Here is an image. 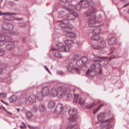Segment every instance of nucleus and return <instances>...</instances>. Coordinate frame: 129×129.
Returning <instances> with one entry per match:
<instances>
[{"instance_id":"obj_14","label":"nucleus","mask_w":129,"mask_h":129,"mask_svg":"<svg viewBox=\"0 0 129 129\" xmlns=\"http://www.w3.org/2000/svg\"><path fill=\"white\" fill-rule=\"evenodd\" d=\"M77 122L76 121L69 123L67 125V128L66 129H77Z\"/></svg>"},{"instance_id":"obj_32","label":"nucleus","mask_w":129,"mask_h":129,"mask_svg":"<svg viewBox=\"0 0 129 129\" xmlns=\"http://www.w3.org/2000/svg\"><path fill=\"white\" fill-rule=\"evenodd\" d=\"M16 13H14L10 12H0V15H16Z\"/></svg>"},{"instance_id":"obj_25","label":"nucleus","mask_w":129,"mask_h":129,"mask_svg":"<svg viewBox=\"0 0 129 129\" xmlns=\"http://www.w3.org/2000/svg\"><path fill=\"white\" fill-rule=\"evenodd\" d=\"M27 98L28 97L27 96V95L26 94H23L21 95L19 100L20 101H21L22 102H24L26 100Z\"/></svg>"},{"instance_id":"obj_34","label":"nucleus","mask_w":129,"mask_h":129,"mask_svg":"<svg viewBox=\"0 0 129 129\" xmlns=\"http://www.w3.org/2000/svg\"><path fill=\"white\" fill-rule=\"evenodd\" d=\"M81 59L82 60L83 64L85 65L86 64L87 62L88 59L87 57L85 56H83L81 58Z\"/></svg>"},{"instance_id":"obj_8","label":"nucleus","mask_w":129,"mask_h":129,"mask_svg":"<svg viewBox=\"0 0 129 129\" xmlns=\"http://www.w3.org/2000/svg\"><path fill=\"white\" fill-rule=\"evenodd\" d=\"M85 99L82 98H81L79 100V103L81 105H82L83 104H84V106L87 109H89L91 108L94 106L96 105V103L94 102L92 104H88L85 102Z\"/></svg>"},{"instance_id":"obj_5","label":"nucleus","mask_w":129,"mask_h":129,"mask_svg":"<svg viewBox=\"0 0 129 129\" xmlns=\"http://www.w3.org/2000/svg\"><path fill=\"white\" fill-rule=\"evenodd\" d=\"M57 87V85L56 83H54V84L52 83H50L48 86H46L43 88L42 92L44 96H46L48 94L49 92V89H50L51 90L50 91V94L51 95V93L52 89L53 88H54L56 91H57V90H56Z\"/></svg>"},{"instance_id":"obj_7","label":"nucleus","mask_w":129,"mask_h":129,"mask_svg":"<svg viewBox=\"0 0 129 129\" xmlns=\"http://www.w3.org/2000/svg\"><path fill=\"white\" fill-rule=\"evenodd\" d=\"M66 63H67L68 64L66 66V67L68 72L71 73H74V71H78L79 69L78 68H75L73 66V65L71 63V60L70 59H68L66 60Z\"/></svg>"},{"instance_id":"obj_22","label":"nucleus","mask_w":129,"mask_h":129,"mask_svg":"<svg viewBox=\"0 0 129 129\" xmlns=\"http://www.w3.org/2000/svg\"><path fill=\"white\" fill-rule=\"evenodd\" d=\"M56 102L55 101L51 100L48 103V107L49 108H52L56 105Z\"/></svg>"},{"instance_id":"obj_61","label":"nucleus","mask_w":129,"mask_h":129,"mask_svg":"<svg viewBox=\"0 0 129 129\" xmlns=\"http://www.w3.org/2000/svg\"><path fill=\"white\" fill-rule=\"evenodd\" d=\"M22 19V18H17L16 19V20H21V19Z\"/></svg>"},{"instance_id":"obj_9","label":"nucleus","mask_w":129,"mask_h":129,"mask_svg":"<svg viewBox=\"0 0 129 129\" xmlns=\"http://www.w3.org/2000/svg\"><path fill=\"white\" fill-rule=\"evenodd\" d=\"M66 108H63L62 104H58L54 110V113H56L57 114H58L62 112H63L65 111L66 112Z\"/></svg>"},{"instance_id":"obj_19","label":"nucleus","mask_w":129,"mask_h":129,"mask_svg":"<svg viewBox=\"0 0 129 129\" xmlns=\"http://www.w3.org/2000/svg\"><path fill=\"white\" fill-rule=\"evenodd\" d=\"M117 42L116 38L115 37H113L108 40V43L109 45H112L115 44Z\"/></svg>"},{"instance_id":"obj_24","label":"nucleus","mask_w":129,"mask_h":129,"mask_svg":"<svg viewBox=\"0 0 129 129\" xmlns=\"http://www.w3.org/2000/svg\"><path fill=\"white\" fill-rule=\"evenodd\" d=\"M71 2L70 0H60L58 2V4L60 6H62L64 5Z\"/></svg>"},{"instance_id":"obj_17","label":"nucleus","mask_w":129,"mask_h":129,"mask_svg":"<svg viewBox=\"0 0 129 129\" xmlns=\"http://www.w3.org/2000/svg\"><path fill=\"white\" fill-rule=\"evenodd\" d=\"M87 73L91 77H93L97 73H98V71L94 69L90 70H88L87 71Z\"/></svg>"},{"instance_id":"obj_28","label":"nucleus","mask_w":129,"mask_h":129,"mask_svg":"<svg viewBox=\"0 0 129 129\" xmlns=\"http://www.w3.org/2000/svg\"><path fill=\"white\" fill-rule=\"evenodd\" d=\"M70 50V48L68 45L63 46L60 50L62 52H68Z\"/></svg>"},{"instance_id":"obj_57","label":"nucleus","mask_w":129,"mask_h":129,"mask_svg":"<svg viewBox=\"0 0 129 129\" xmlns=\"http://www.w3.org/2000/svg\"><path fill=\"white\" fill-rule=\"evenodd\" d=\"M115 57L114 56H110L109 57V59H111L113 58H115Z\"/></svg>"},{"instance_id":"obj_48","label":"nucleus","mask_w":129,"mask_h":129,"mask_svg":"<svg viewBox=\"0 0 129 129\" xmlns=\"http://www.w3.org/2000/svg\"><path fill=\"white\" fill-rule=\"evenodd\" d=\"M71 41L70 40H66L64 41V43L70 45L71 44Z\"/></svg>"},{"instance_id":"obj_44","label":"nucleus","mask_w":129,"mask_h":129,"mask_svg":"<svg viewBox=\"0 0 129 129\" xmlns=\"http://www.w3.org/2000/svg\"><path fill=\"white\" fill-rule=\"evenodd\" d=\"M57 74L58 75H62L64 74L63 72L60 70H57L56 71Z\"/></svg>"},{"instance_id":"obj_53","label":"nucleus","mask_w":129,"mask_h":129,"mask_svg":"<svg viewBox=\"0 0 129 129\" xmlns=\"http://www.w3.org/2000/svg\"><path fill=\"white\" fill-rule=\"evenodd\" d=\"M44 68L46 69V70H47L48 72V73H49L50 74H51V72H50V70H49L48 68H47V66H44Z\"/></svg>"},{"instance_id":"obj_27","label":"nucleus","mask_w":129,"mask_h":129,"mask_svg":"<svg viewBox=\"0 0 129 129\" xmlns=\"http://www.w3.org/2000/svg\"><path fill=\"white\" fill-rule=\"evenodd\" d=\"M37 99L38 100L41 101L43 99V96H44L43 94L41 92H37Z\"/></svg>"},{"instance_id":"obj_58","label":"nucleus","mask_w":129,"mask_h":129,"mask_svg":"<svg viewBox=\"0 0 129 129\" xmlns=\"http://www.w3.org/2000/svg\"><path fill=\"white\" fill-rule=\"evenodd\" d=\"M1 102H2L3 103H4V104L7 105H8V103H6L5 102H4L3 101V100H1Z\"/></svg>"},{"instance_id":"obj_47","label":"nucleus","mask_w":129,"mask_h":129,"mask_svg":"<svg viewBox=\"0 0 129 129\" xmlns=\"http://www.w3.org/2000/svg\"><path fill=\"white\" fill-rule=\"evenodd\" d=\"M79 57V55L78 54H75L73 57V59L74 60H75L77 59Z\"/></svg>"},{"instance_id":"obj_21","label":"nucleus","mask_w":129,"mask_h":129,"mask_svg":"<svg viewBox=\"0 0 129 129\" xmlns=\"http://www.w3.org/2000/svg\"><path fill=\"white\" fill-rule=\"evenodd\" d=\"M77 111L76 108H71L68 111V113L70 115L73 116L75 115L77 113Z\"/></svg>"},{"instance_id":"obj_6","label":"nucleus","mask_w":129,"mask_h":129,"mask_svg":"<svg viewBox=\"0 0 129 129\" xmlns=\"http://www.w3.org/2000/svg\"><path fill=\"white\" fill-rule=\"evenodd\" d=\"M69 21L68 19L65 18L60 22L59 24L60 27L64 28V30L66 31H69L72 30L73 28L71 25H68Z\"/></svg>"},{"instance_id":"obj_13","label":"nucleus","mask_w":129,"mask_h":129,"mask_svg":"<svg viewBox=\"0 0 129 129\" xmlns=\"http://www.w3.org/2000/svg\"><path fill=\"white\" fill-rule=\"evenodd\" d=\"M51 51H53L54 54V56L55 57L57 58H60L62 57V55L60 52L56 49L52 48L51 50Z\"/></svg>"},{"instance_id":"obj_18","label":"nucleus","mask_w":129,"mask_h":129,"mask_svg":"<svg viewBox=\"0 0 129 129\" xmlns=\"http://www.w3.org/2000/svg\"><path fill=\"white\" fill-rule=\"evenodd\" d=\"M101 30L99 28H93V30L92 32V36H98L99 37L98 39L100 38H102L101 37H100L98 35L100 33H101Z\"/></svg>"},{"instance_id":"obj_1","label":"nucleus","mask_w":129,"mask_h":129,"mask_svg":"<svg viewBox=\"0 0 129 129\" xmlns=\"http://www.w3.org/2000/svg\"><path fill=\"white\" fill-rule=\"evenodd\" d=\"M73 90L72 89L71 87L66 88L64 86H61L57 88V91L54 88H53L51 91V95L52 97L57 95L60 98L64 96L67 100L71 101L73 99V95L70 93Z\"/></svg>"},{"instance_id":"obj_38","label":"nucleus","mask_w":129,"mask_h":129,"mask_svg":"<svg viewBox=\"0 0 129 129\" xmlns=\"http://www.w3.org/2000/svg\"><path fill=\"white\" fill-rule=\"evenodd\" d=\"M66 19H68L69 21V20H73L75 19V17L73 16L72 14H69V15H68V17Z\"/></svg>"},{"instance_id":"obj_20","label":"nucleus","mask_w":129,"mask_h":129,"mask_svg":"<svg viewBox=\"0 0 129 129\" xmlns=\"http://www.w3.org/2000/svg\"><path fill=\"white\" fill-rule=\"evenodd\" d=\"M28 100L30 103H33L34 102L36 101V98L35 95L31 94L30 95L28 98Z\"/></svg>"},{"instance_id":"obj_62","label":"nucleus","mask_w":129,"mask_h":129,"mask_svg":"<svg viewBox=\"0 0 129 129\" xmlns=\"http://www.w3.org/2000/svg\"><path fill=\"white\" fill-rule=\"evenodd\" d=\"M21 124H23L24 125V126L25 127V124H24V123L23 122H21Z\"/></svg>"},{"instance_id":"obj_11","label":"nucleus","mask_w":129,"mask_h":129,"mask_svg":"<svg viewBox=\"0 0 129 129\" xmlns=\"http://www.w3.org/2000/svg\"><path fill=\"white\" fill-rule=\"evenodd\" d=\"M110 116L109 114L106 113H101L99 114L97 116V118L99 121H102L106 117H109Z\"/></svg>"},{"instance_id":"obj_63","label":"nucleus","mask_w":129,"mask_h":129,"mask_svg":"<svg viewBox=\"0 0 129 129\" xmlns=\"http://www.w3.org/2000/svg\"><path fill=\"white\" fill-rule=\"evenodd\" d=\"M20 127L21 128H23V126H22L21 125L20 126Z\"/></svg>"},{"instance_id":"obj_16","label":"nucleus","mask_w":129,"mask_h":129,"mask_svg":"<svg viewBox=\"0 0 129 129\" xmlns=\"http://www.w3.org/2000/svg\"><path fill=\"white\" fill-rule=\"evenodd\" d=\"M13 27V25L10 23H5L2 26V28L5 30H12Z\"/></svg>"},{"instance_id":"obj_43","label":"nucleus","mask_w":129,"mask_h":129,"mask_svg":"<svg viewBox=\"0 0 129 129\" xmlns=\"http://www.w3.org/2000/svg\"><path fill=\"white\" fill-rule=\"evenodd\" d=\"M103 104H101L99 106L98 108L96 109V110L94 111L93 112V113H95L101 107L103 106Z\"/></svg>"},{"instance_id":"obj_59","label":"nucleus","mask_w":129,"mask_h":129,"mask_svg":"<svg viewBox=\"0 0 129 129\" xmlns=\"http://www.w3.org/2000/svg\"><path fill=\"white\" fill-rule=\"evenodd\" d=\"M129 5V3H127L126 4H125V5H124L123 6V7H126V6H128V5Z\"/></svg>"},{"instance_id":"obj_41","label":"nucleus","mask_w":129,"mask_h":129,"mask_svg":"<svg viewBox=\"0 0 129 129\" xmlns=\"http://www.w3.org/2000/svg\"><path fill=\"white\" fill-rule=\"evenodd\" d=\"M81 4L80 3V4H78L77 5H76L75 6V8L77 10L79 11H80L81 8H82L81 7Z\"/></svg>"},{"instance_id":"obj_35","label":"nucleus","mask_w":129,"mask_h":129,"mask_svg":"<svg viewBox=\"0 0 129 129\" xmlns=\"http://www.w3.org/2000/svg\"><path fill=\"white\" fill-rule=\"evenodd\" d=\"M32 111L36 113L38 110V106L37 105H34L32 106L31 108Z\"/></svg>"},{"instance_id":"obj_40","label":"nucleus","mask_w":129,"mask_h":129,"mask_svg":"<svg viewBox=\"0 0 129 129\" xmlns=\"http://www.w3.org/2000/svg\"><path fill=\"white\" fill-rule=\"evenodd\" d=\"M79 95L78 94H74V98L73 100L74 103H77L79 99Z\"/></svg>"},{"instance_id":"obj_39","label":"nucleus","mask_w":129,"mask_h":129,"mask_svg":"<svg viewBox=\"0 0 129 129\" xmlns=\"http://www.w3.org/2000/svg\"><path fill=\"white\" fill-rule=\"evenodd\" d=\"M63 44L61 43H59L56 45V47H58V49H61L63 46Z\"/></svg>"},{"instance_id":"obj_36","label":"nucleus","mask_w":129,"mask_h":129,"mask_svg":"<svg viewBox=\"0 0 129 129\" xmlns=\"http://www.w3.org/2000/svg\"><path fill=\"white\" fill-rule=\"evenodd\" d=\"M76 65L77 66L80 67H81L83 65H84L83 64V63L81 59L78 60L76 62Z\"/></svg>"},{"instance_id":"obj_51","label":"nucleus","mask_w":129,"mask_h":129,"mask_svg":"<svg viewBox=\"0 0 129 129\" xmlns=\"http://www.w3.org/2000/svg\"><path fill=\"white\" fill-rule=\"evenodd\" d=\"M9 4L11 6H16V4L12 2H9Z\"/></svg>"},{"instance_id":"obj_30","label":"nucleus","mask_w":129,"mask_h":129,"mask_svg":"<svg viewBox=\"0 0 129 129\" xmlns=\"http://www.w3.org/2000/svg\"><path fill=\"white\" fill-rule=\"evenodd\" d=\"M6 48L8 50L13 49L15 48V46L13 44H9L6 45L5 46Z\"/></svg>"},{"instance_id":"obj_3","label":"nucleus","mask_w":129,"mask_h":129,"mask_svg":"<svg viewBox=\"0 0 129 129\" xmlns=\"http://www.w3.org/2000/svg\"><path fill=\"white\" fill-rule=\"evenodd\" d=\"M104 57H100L98 56H95L92 59V61L94 62L93 64H92L91 67L92 68H94L97 70L98 71V74L100 75L102 73V70L101 68V62L102 61H104L103 58Z\"/></svg>"},{"instance_id":"obj_60","label":"nucleus","mask_w":129,"mask_h":129,"mask_svg":"<svg viewBox=\"0 0 129 129\" xmlns=\"http://www.w3.org/2000/svg\"><path fill=\"white\" fill-rule=\"evenodd\" d=\"M15 109L17 110L18 112H19L20 111V109L19 108H15Z\"/></svg>"},{"instance_id":"obj_4","label":"nucleus","mask_w":129,"mask_h":129,"mask_svg":"<svg viewBox=\"0 0 129 129\" xmlns=\"http://www.w3.org/2000/svg\"><path fill=\"white\" fill-rule=\"evenodd\" d=\"M98 36H93L91 37V39L93 40L97 41L98 44L97 45H92L91 48L94 49L98 50L100 48H104L106 47V44L103 38H100L98 39Z\"/></svg>"},{"instance_id":"obj_49","label":"nucleus","mask_w":129,"mask_h":129,"mask_svg":"<svg viewBox=\"0 0 129 129\" xmlns=\"http://www.w3.org/2000/svg\"><path fill=\"white\" fill-rule=\"evenodd\" d=\"M4 53V50L2 48H0V56L3 55Z\"/></svg>"},{"instance_id":"obj_37","label":"nucleus","mask_w":129,"mask_h":129,"mask_svg":"<svg viewBox=\"0 0 129 129\" xmlns=\"http://www.w3.org/2000/svg\"><path fill=\"white\" fill-rule=\"evenodd\" d=\"M26 115L27 118H30L33 116L32 113L29 111H27L26 113Z\"/></svg>"},{"instance_id":"obj_46","label":"nucleus","mask_w":129,"mask_h":129,"mask_svg":"<svg viewBox=\"0 0 129 129\" xmlns=\"http://www.w3.org/2000/svg\"><path fill=\"white\" fill-rule=\"evenodd\" d=\"M5 82L8 84H10L11 83V79L10 78L7 79L5 80Z\"/></svg>"},{"instance_id":"obj_45","label":"nucleus","mask_w":129,"mask_h":129,"mask_svg":"<svg viewBox=\"0 0 129 129\" xmlns=\"http://www.w3.org/2000/svg\"><path fill=\"white\" fill-rule=\"evenodd\" d=\"M117 49H115L114 47H112L110 48V53L111 54L113 53L114 52H115V51H116Z\"/></svg>"},{"instance_id":"obj_64","label":"nucleus","mask_w":129,"mask_h":129,"mask_svg":"<svg viewBox=\"0 0 129 129\" xmlns=\"http://www.w3.org/2000/svg\"><path fill=\"white\" fill-rule=\"evenodd\" d=\"M33 129H39V128L38 127H36L35 128Z\"/></svg>"},{"instance_id":"obj_54","label":"nucleus","mask_w":129,"mask_h":129,"mask_svg":"<svg viewBox=\"0 0 129 129\" xmlns=\"http://www.w3.org/2000/svg\"><path fill=\"white\" fill-rule=\"evenodd\" d=\"M97 20H98V19H100L102 18V15H101L100 14L99 15L98 17H96Z\"/></svg>"},{"instance_id":"obj_10","label":"nucleus","mask_w":129,"mask_h":129,"mask_svg":"<svg viewBox=\"0 0 129 129\" xmlns=\"http://www.w3.org/2000/svg\"><path fill=\"white\" fill-rule=\"evenodd\" d=\"M81 4V7L84 9L90 6L92 2L89 0H81L80 2Z\"/></svg>"},{"instance_id":"obj_12","label":"nucleus","mask_w":129,"mask_h":129,"mask_svg":"<svg viewBox=\"0 0 129 129\" xmlns=\"http://www.w3.org/2000/svg\"><path fill=\"white\" fill-rule=\"evenodd\" d=\"M68 16V13L65 10L60 11L57 14V16L59 18H67Z\"/></svg>"},{"instance_id":"obj_15","label":"nucleus","mask_w":129,"mask_h":129,"mask_svg":"<svg viewBox=\"0 0 129 129\" xmlns=\"http://www.w3.org/2000/svg\"><path fill=\"white\" fill-rule=\"evenodd\" d=\"M66 5H65L62 7H63L64 9H66L69 12H71L76 9L75 6L73 5L72 4L68 5V4L67 5H68V7Z\"/></svg>"},{"instance_id":"obj_31","label":"nucleus","mask_w":129,"mask_h":129,"mask_svg":"<svg viewBox=\"0 0 129 129\" xmlns=\"http://www.w3.org/2000/svg\"><path fill=\"white\" fill-rule=\"evenodd\" d=\"M66 34V36L67 37L69 38H72L75 37V34L73 32H70L68 31Z\"/></svg>"},{"instance_id":"obj_55","label":"nucleus","mask_w":129,"mask_h":129,"mask_svg":"<svg viewBox=\"0 0 129 129\" xmlns=\"http://www.w3.org/2000/svg\"><path fill=\"white\" fill-rule=\"evenodd\" d=\"M28 127L30 129L35 128L36 127H35L30 125H28Z\"/></svg>"},{"instance_id":"obj_50","label":"nucleus","mask_w":129,"mask_h":129,"mask_svg":"<svg viewBox=\"0 0 129 129\" xmlns=\"http://www.w3.org/2000/svg\"><path fill=\"white\" fill-rule=\"evenodd\" d=\"M72 15L74 17H75V19L76 18H77L78 17V15L77 13L75 12H74L72 13Z\"/></svg>"},{"instance_id":"obj_26","label":"nucleus","mask_w":129,"mask_h":129,"mask_svg":"<svg viewBox=\"0 0 129 129\" xmlns=\"http://www.w3.org/2000/svg\"><path fill=\"white\" fill-rule=\"evenodd\" d=\"M0 38L1 39H0V43L2 42L4 40L5 42H9L10 41V39L9 37H5L4 36H0Z\"/></svg>"},{"instance_id":"obj_42","label":"nucleus","mask_w":129,"mask_h":129,"mask_svg":"<svg viewBox=\"0 0 129 129\" xmlns=\"http://www.w3.org/2000/svg\"><path fill=\"white\" fill-rule=\"evenodd\" d=\"M7 96V94L5 93H0V97L2 98H5Z\"/></svg>"},{"instance_id":"obj_23","label":"nucleus","mask_w":129,"mask_h":129,"mask_svg":"<svg viewBox=\"0 0 129 129\" xmlns=\"http://www.w3.org/2000/svg\"><path fill=\"white\" fill-rule=\"evenodd\" d=\"M39 107L41 115H43V113L44 112L45 110V106L44 104L42 103H40L39 105Z\"/></svg>"},{"instance_id":"obj_29","label":"nucleus","mask_w":129,"mask_h":129,"mask_svg":"<svg viewBox=\"0 0 129 129\" xmlns=\"http://www.w3.org/2000/svg\"><path fill=\"white\" fill-rule=\"evenodd\" d=\"M17 99V97L16 96L13 95L10 97L9 98V100L10 102L12 103L16 101Z\"/></svg>"},{"instance_id":"obj_56","label":"nucleus","mask_w":129,"mask_h":129,"mask_svg":"<svg viewBox=\"0 0 129 129\" xmlns=\"http://www.w3.org/2000/svg\"><path fill=\"white\" fill-rule=\"evenodd\" d=\"M4 110H5V112L6 113H8L10 115H12V113H11L7 111L6 109H5Z\"/></svg>"},{"instance_id":"obj_33","label":"nucleus","mask_w":129,"mask_h":129,"mask_svg":"<svg viewBox=\"0 0 129 129\" xmlns=\"http://www.w3.org/2000/svg\"><path fill=\"white\" fill-rule=\"evenodd\" d=\"M89 26L90 27L87 28L86 30V32L88 33H92V32L93 30V27H96V26H92L91 27L89 25Z\"/></svg>"},{"instance_id":"obj_2","label":"nucleus","mask_w":129,"mask_h":129,"mask_svg":"<svg viewBox=\"0 0 129 129\" xmlns=\"http://www.w3.org/2000/svg\"><path fill=\"white\" fill-rule=\"evenodd\" d=\"M96 9L93 7H91L89 11H86L84 13V16L85 17H90L87 20L88 22V25L91 27L99 26L103 24L102 21H94L96 19V16L93 13L97 12Z\"/></svg>"},{"instance_id":"obj_52","label":"nucleus","mask_w":129,"mask_h":129,"mask_svg":"<svg viewBox=\"0 0 129 129\" xmlns=\"http://www.w3.org/2000/svg\"><path fill=\"white\" fill-rule=\"evenodd\" d=\"M8 15H5L3 17V19L6 20H9L10 19H9L8 18Z\"/></svg>"}]
</instances>
